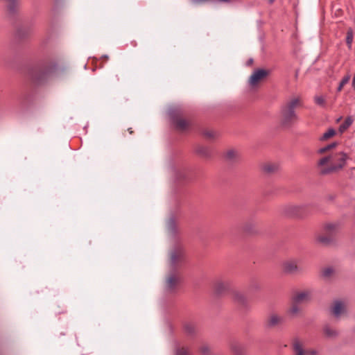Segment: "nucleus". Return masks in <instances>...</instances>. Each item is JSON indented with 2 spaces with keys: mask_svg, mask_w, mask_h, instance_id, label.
Returning a JSON list of instances; mask_svg holds the SVG:
<instances>
[{
  "mask_svg": "<svg viewBox=\"0 0 355 355\" xmlns=\"http://www.w3.org/2000/svg\"><path fill=\"white\" fill-rule=\"evenodd\" d=\"M58 69L59 66L56 61L44 60L29 69L28 76L34 84L40 85L55 76Z\"/></svg>",
  "mask_w": 355,
  "mask_h": 355,
  "instance_id": "obj_1",
  "label": "nucleus"
},
{
  "mask_svg": "<svg viewBox=\"0 0 355 355\" xmlns=\"http://www.w3.org/2000/svg\"><path fill=\"white\" fill-rule=\"evenodd\" d=\"M300 105L299 98H293L284 103L280 110V124L286 128H291L299 119L295 108Z\"/></svg>",
  "mask_w": 355,
  "mask_h": 355,
  "instance_id": "obj_2",
  "label": "nucleus"
},
{
  "mask_svg": "<svg viewBox=\"0 0 355 355\" xmlns=\"http://www.w3.org/2000/svg\"><path fill=\"white\" fill-rule=\"evenodd\" d=\"M182 283V275L179 270H168L166 275L164 288L168 294H175L178 292Z\"/></svg>",
  "mask_w": 355,
  "mask_h": 355,
  "instance_id": "obj_3",
  "label": "nucleus"
},
{
  "mask_svg": "<svg viewBox=\"0 0 355 355\" xmlns=\"http://www.w3.org/2000/svg\"><path fill=\"white\" fill-rule=\"evenodd\" d=\"M168 270H179L184 263L185 253L183 247L180 244L174 245L168 252Z\"/></svg>",
  "mask_w": 355,
  "mask_h": 355,
  "instance_id": "obj_4",
  "label": "nucleus"
},
{
  "mask_svg": "<svg viewBox=\"0 0 355 355\" xmlns=\"http://www.w3.org/2000/svg\"><path fill=\"white\" fill-rule=\"evenodd\" d=\"M349 158L348 155L343 151L331 154L332 164L327 168H322L320 171V173L322 175H327L343 169Z\"/></svg>",
  "mask_w": 355,
  "mask_h": 355,
  "instance_id": "obj_5",
  "label": "nucleus"
},
{
  "mask_svg": "<svg viewBox=\"0 0 355 355\" xmlns=\"http://www.w3.org/2000/svg\"><path fill=\"white\" fill-rule=\"evenodd\" d=\"M336 229V225L335 224H327L324 229V233L318 236V241L324 245H330L334 243Z\"/></svg>",
  "mask_w": 355,
  "mask_h": 355,
  "instance_id": "obj_6",
  "label": "nucleus"
},
{
  "mask_svg": "<svg viewBox=\"0 0 355 355\" xmlns=\"http://www.w3.org/2000/svg\"><path fill=\"white\" fill-rule=\"evenodd\" d=\"M307 209L308 205H286L283 207L282 213L288 217L302 218L306 214Z\"/></svg>",
  "mask_w": 355,
  "mask_h": 355,
  "instance_id": "obj_7",
  "label": "nucleus"
},
{
  "mask_svg": "<svg viewBox=\"0 0 355 355\" xmlns=\"http://www.w3.org/2000/svg\"><path fill=\"white\" fill-rule=\"evenodd\" d=\"M170 117L176 129L184 130L189 125V123L181 117V112L177 109L171 110Z\"/></svg>",
  "mask_w": 355,
  "mask_h": 355,
  "instance_id": "obj_8",
  "label": "nucleus"
},
{
  "mask_svg": "<svg viewBox=\"0 0 355 355\" xmlns=\"http://www.w3.org/2000/svg\"><path fill=\"white\" fill-rule=\"evenodd\" d=\"M182 331L187 337L193 339L198 334V324L194 321H185L182 324Z\"/></svg>",
  "mask_w": 355,
  "mask_h": 355,
  "instance_id": "obj_9",
  "label": "nucleus"
},
{
  "mask_svg": "<svg viewBox=\"0 0 355 355\" xmlns=\"http://www.w3.org/2000/svg\"><path fill=\"white\" fill-rule=\"evenodd\" d=\"M270 71L263 69H257L254 71L252 75L250 76L248 79V83L251 87H254L258 85V83L266 78L269 74Z\"/></svg>",
  "mask_w": 355,
  "mask_h": 355,
  "instance_id": "obj_10",
  "label": "nucleus"
},
{
  "mask_svg": "<svg viewBox=\"0 0 355 355\" xmlns=\"http://www.w3.org/2000/svg\"><path fill=\"white\" fill-rule=\"evenodd\" d=\"M284 322V317L277 313H270L265 320L264 326L268 329H272L281 326Z\"/></svg>",
  "mask_w": 355,
  "mask_h": 355,
  "instance_id": "obj_11",
  "label": "nucleus"
},
{
  "mask_svg": "<svg viewBox=\"0 0 355 355\" xmlns=\"http://www.w3.org/2000/svg\"><path fill=\"white\" fill-rule=\"evenodd\" d=\"M331 312L336 318H340L342 315L346 314L347 307L345 302L341 300L334 301L331 307Z\"/></svg>",
  "mask_w": 355,
  "mask_h": 355,
  "instance_id": "obj_12",
  "label": "nucleus"
},
{
  "mask_svg": "<svg viewBox=\"0 0 355 355\" xmlns=\"http://www.w3.org/2000/svg\"><path fill=\"white\" fill-rule=\"evenodd\" d=\"M230 287L229 281H223L222 279H216L214 283V289L216 295H220L227 292Z\"/></svg>",
  "mask_w": 355,
  "mask_h": 355,
  "instance_id": "obj_13",
  "label": "nucleus"
},
{
  "mask_svg": "<svg viewBox=\"0 0 355 355\" xmlns=\"http://www.w3.org/2000/svg\"><path fill=\"white\" fill-rule=\"evenodd\" d=\"M283 269L285 273L290 275H295L300 272L297 261L295 260H289L284 262Z\"/></svg>",
  "mask_w": 355,
  "mask_h": 355,
  "instance_id": "obj_14",
  "label": "nucleus"
},
{
  "mask_svg": "<svg viewBox=\"0 0 355 355\" xmlns=\"http://www.w3.org/2000/svg\"><path fill=\"white\" fill-rule=\"evenodd\" d=\"M311 293L310 291H304L302 292H297L292 297V301L297 304L309 302L311 298Z\"/></svg>",
  "mask_w": 355,
  "mask_h": 355,
  "instance_id": "obj_15",
  "label": "nucleus"
},
{
  "mask_svg": "<svg viewBox=\"0 0 355 355\" xmlns=\"http://www.w3.org/2000/svg\"><path fill=\"white\" fill-rule=\"evenodd\" d=\"M195 153L205 159H211L212 157V150L207 146L197 145L195 148Z\"/></svg>",
  "mask_w": 355,
  "mask_h": 355,
  "instance_id": "obj_16",
  "label": "nucleus"
},
{
  "mask_svg": "<svg viewBox=\"0 0 355 355\" xmlns=\"http://www.w3.org/2000/svg\"><path fill=\"white\" fill-rule=\"evenodd\" d=\"M32 29L31 27L21 26L19 27L15 33V38L18 41H23L29 37L31 35Z\"/></svg>",
  "mask_w": 355,
  "mask_h": 355,
  "instance_id": "obj_17",
  "label": "nucleus"
},
{
  "mask_svg": "<svg viewBox=\"0 0 355 355\" xmlns=\"http://www.w3.org/2000/svg\"><path fill=\"white\" fill-rule=\"evenodd\" d=\"M19 0H11L7 1L6 9L8 15L15 17L18 15L19 12Z\"/></svg>",
  "mask_w": 355,
  "mask_h": 355,
  "instance_id": "obj_18",
  "label": "nucleus"
},
{
  "mask_svg": "<svg viewBox=\"0 0 355 355\" xmlns=\"http://www.w3.org/2000/svg\"><path fill=\"white\" fill-rule=\"evenodd\" d=\"M322 333L327 338H336L339 336V332L336 329L332 328L329 324H326L322 327Z\"/></svg>",
  "mask_w": 355,
  "mask_h": 355,
  "instance_id": "obj_19",
  "label": "nucleus"
},
{
  "mask_svg": "<svg viewBox=\"0 0 355 355\" xmlns=\"http://www.w3.org/2000/svg\"><path fill=\"white\" fill-rule=\"evenodd\" d=\"M233 300L239 305L245 306L247 305V299L241 292L235 291L233 293Z\"/></svg>",
  "mask_w": 355,
  "mask_h": 355,
  "instance_id": "obj_20",
  "label": "nucleus"
},
{
  "mask_svg": "<svg viewBox=\"0 0 355 355\" xmlns=\"http://www.w3.org/2000/svg\"><path fill=\"white\" fill-rule=\"evenodd\" d=\"M166 228L168 233L173 236L175 235L178 232V227L173 216H171L167 221Z\"/></svg>",
  "mask_w": 355,
  "mask_h": 355,
  "instance_id": "obj_21",
  "label": "nucleus"
},
{
  "mask_svg": "<svg viewBox=\"0 0 355 355\" xmlns=\"http://www.w3.org/2000/svg\"><path fill=\"white\" fill-rule=\"evenodd\" d=\"M230 349L234 355H244L245 349L243 345L236 341H233L230 344Z\"/></svg>",
  "mask_w": 355,
  "mask_h": 355,
  "instance_id": "obj_22",
  "label": "nucleus"
},
{
  "mask_svg": "<svg viewBox=\"0 0 355 355\" xmlns=\"http://www.w3.org/2000/svg\"><path fill=\"white\" fill-rule=\"evenodd\" d=\"M292 347L295 355H304V352L300 340L297 338L293 340Z\"/></svg>",
  "mask_w": 355,
  "mask_h": 355,
  "instance_id": "obj_23",
  "label": "nucleus"
},
{
  "mask_svg": "<svg viewBox=\"0 0 355 355\" xmlns=\"http://www.w3.org/2000/svg\"><path fill=\"white\" fill-rule=\"evenodd\" d=\"M279 166L276 163H267L263 166V171L267 174H273L278 171Z\"/></svg>",
  "mask_w": 355,
  "mask_h": 355,
  "instance_id": "obj_24",
  "label": "nucleus"
},
{
  "mask_svg": "<svg viewBox=\"0 0 355 355\" xmlns=\"http://www.w3.org/2000/svg\"><path fill=\"white\" fill-rule=\"evenodd\" d=\"M174 355H191L189 349L187 347H181L176 345L174 349Z\"/></svg>",
  "mask_w": 355,
  "mask_h": 355,
  "instance_id": "obj_25",
  "label": "nucleus"
},
{
  "mask_svg": "<svg viewBox=\"0 0 355 355\" xmlns=\"http://www.w3.org/2000/svg\"><path fill=\"white\" fill-rule=\"evenodd\" d=\"M288 313L292 316L297 315L300 312L298 304L292 301L291 307L288 310Z\"/></svg>",
  "mask_w": 355,
  "mask_h": 355,
  "instance_id": "obj_26",
  "label": "nucleus"
},
{
  "mask_svg": "<svg viewBox=\"0 0 355 355\" xmlns=\"http://www.w3.org/2000/svg\"><path fill=\"white\" fill-rule=\"evenodd\" d=\"M352 123L351 117L345 119V121L339 126V131L343 133L345 132Z\"/></svg>",
  "mask_w": 355,
  "mask_h": 355,
  "instance_id": "obj_27",
  "label": "nucleus"
},
{
  "mask_svg": "<svg viewBox=\"0 0 355 355\" xmlns=\"http://www.w3.org/2000/svg\"><path fill=\"white\" fill-rule=\"evenodd\" d=\"M338 146V142H332L321 148H320L318 150V153L319 154H324V153L334 148L335 147H336Z\"/></svg>",
  "mask_w": 355,
  "mask_h": 355,
  "instance_id": "obj_28",
  "label": "nucleus"
},
{
  "mask_svg": "<svg viewBox=\"0 0 355 355\" xmlns=\"http://www.w3.org/2000/svg\"><path fill=\"white\" fill-rule=\"evenodd\" d=\"M334 272V270L333 268H331V267L325 268L322 270L321 275L324 279H329L332 276Z\"/></svg>",
  "mask_w": 355,
  "mask_h": 355,
  "instance_id": "obj_29",
  "label": "nucleus"
},
{
  "mask_svg": "<svg viewBox=\"0 0 355 355\" xmlns=\"http://www.w3.org/2000/svg\"><path fill=\"white\" fill-rule=\"evenodd\" d=\"M238 155V152L234 149H230L227 151L225 154V157L229 161H233L234 160Z\"/></svg>",
  "mask_w": 355,
  "mask_h": 355,
  "instance_id": "obj_30",
  "label": "nucleus"
},
{
  "mask_svg": "<svg viewBox=\"0 0 355 355\" xmlns=\"http://www.w3.org/2000/svg\"><path fill=\"white\" fill-rule=\"evenodd\" d=\"M336 135V130L333 128H329L323 135L320 137L321 141H325Z\"/></svg>",
  "mask_w": 355,
  "mask_h": 355,
  "instance_id": "obj_31",
  "label": "nucleus"
},
{
  "mask_svg": "<svg viewBox=\"0 0 355 355\" xmlns=\"http://www.w3.org/2000/svg\"><path fill=\"white\" fill-rule=\"evenodd\" d=\"M245 232L252 234L255 232V224L253 223H247L243 227Z\"/></svg>",
  "mask_w": 355,
  "mask_h": 355,
  "instance_id": "obj_32",
  "label": "nucleus"
},
{
  "mask_svg": "<svg viewBox=\"0 0 355 355\" xmlns=\"http://www.w3.org/2000/svg\"><path fill=\"white\" fill-rule=\"evenodd\" d=\"M202 135L207 139H214L216 137V133L213 130H205L202 132Z\"/></svg>",
  "mask_w": 355,
  "mask_h": 355,
  "instance_id": "obj_33",
  "label": "nucleus"
},
{
  "mask_svg": "<svg viewBox=\"0 0 355 355\" xmlns=\"http://www.w3.org/2000/svg\"><path fill=\"white\" fill-rule=\"evenodd\" d=\"M352 41H353V32H352V30L350 28L347 31V36H346V43L349 48H351Z\"/></svg>",
  "mask_w": 355,
  "mask_h": 355,
  "instance_id": "obj_34",
  "label": "nucleus"
},
{
  "mask_svg": "<svg viewBox=\"0 0 355 355\" xmlns=\"http://www.w3.org/2000/svg\"><path fill=\"white\" fill-rule=\"evenodd\" d=\"M349 79H350L349 76H346L343 77V78L341 80V81L339 83V85L337 88V91L340 92L343 89V87L349 82Z\"/></svg>",
  "mask_w": 355,
  "mask_h": 355,
  "instance_id": "obj_35",
  "label": "nucleus"
},
{
  "mask_svg": "<svg viewBox=\"0 0 355 355\" xmlns=\"http://www.w3.org/2000/svg\"><path fill=\"white\" fill-rule=\"evenodd\" d=\"M330 161H331V154L328 155V156H325V157H322V159H320L319 160L318 164L319 166H322L325 165L326 164H327Z\"/></svg>",
  "mask_w": 355,
  "mask_h": 355,
  "instance_id": "obj_36",
  "label": "nucleus"
},
{
  "mask_svg": "<svg viewBox=\"0 0 355 355\" xmlns=\"http://www.w3.org/2000/svg\"><path fill=\"white\" fill-rule=\"evenodd\" d=\"M200 351L204 355L209 354L210 352V348L208 345H205L200 347Z\"/></svg>",
  "mask_w": 355,
  "mask_h": 355,
  "instance_id": "obj_37",
  "label": "nucleus"
},
{
  "mask_svg": "<svg viewBox=\"0 0 355 355\" xmlns=\"http://www.w3.org/2000/svg\"><path fill=\"white\" fill-rule=\"evenodd\" d=\"M315 102L316 104L323 106L324 105L325 101L322 96H315Z\"/></svg>",
  "mask_w": 355,
  "mask_h": 355,
  "instance_id": "obj_38",
  "label": "nucleus"
},
{
  "mask_svg": "<svg viewBox=\"0 0 355 355\" xmlns=\"http://www.w3.org/2000/svg\"><path fill=\"white\" fill-rule=\"evenodd\" d=\"M177 178L179 180H184L187 179V177H186V173L184 171H179L178 173H177Z\"/></svg>",
  "mask_w": 355,
  "mask_h": 355,
  "instance_id": "obj_39",
  "label": "nucleus"
},
{
  "mask_svg": "<svg viewBox=\"0 0 355 355\" xmlns=\"http://www.w3.org/2000/svg\"><path fill=\"white\" fill-rule=\"evenodd\" d=\"M306 354H308L309 355H317L318 352L315 349H309V350L306 351Z\"/></svg>",
  "mask_w": 355,
  "mask_h": 355,
  "instance_id": "obj_40",
  "label": "nucleus"
},
{
  "mask_svg": "<svg viewBox=\"0 0 355 355\" xmlns=\"http://www.w3.org/2000/svg\"><path fill=\"white\" fill-rule=\"evenodd\" d=\"M235 0H215L214 2H224V3H232L234 2Z\"/></svg>",
  "mask_w": 355,
  "mask_h": 355,
  "instance_id": "obj_41",
  "label": "nucleus"
},
{
  "mask_svg": "<svg viewBox=\"0 0 355 355\" xmlns=\"http://www.w3.org/2000/svg\"><path fill=\"white\" fill-rule=\"evenodd\" d=\"M253 62H254L253 58H250L246 62V66H248V67L251 66L253 64Z\"/></svg>",
  "mask_w": 355,
  "mask_h": 355,
  "instance_id": "obj_42",
  "label": "nucleus"
},
{
  "mask_svg": "<svg viewBox=\"0 0 355 355\" xmlns=\"http://www.w3.org/2000/svg\"><path fill=\"white\" fill-rule=\"evenodd\" d=\"M101 58L105 59V60H107L109 59V57L107 55H102Z\"/></svg>",
  "mask_w": 355,
  "mask_h": 355,
  "instance_id": "obj_43",
  "label": "nucleus"
},
{
  "mask_svg": "<svg viewBox=\"0 0 355 355\" xmlns=\"http://www.w3.org/2000/svg\"><path fill=\"white\" fill-rule=\"evenodd\" d=\"M128 130L130 132V134H132L133 133V131H132L131 128H128Z\"/></svg>",
  "mask_w": 355,
  "mask_h": 355,
  "instance_id": "obj_44",
  "label": "nucleus"
},
{
  "mask_svg": "<svg viewBox=\"0 0 355 355\" xmlns=\"http://www.w3.org/2000/svg\"><path fill=\"white\" fill-rule=\"evenodd\" d=\"M115 77H116V80L118 81L119 80V78L118 77L117 75H116Z\"/></svg>",
  "mask_w": 355,
  "mask_h": 355,
  "instance_id": "obj_45",
  "label": "nucleus"
},
{
  "mask_svg": "<svg viewBox=\"0 0 355 355\" xmlns=\"http://www.w3.org/2000/svg\"><path fill=\"white\" fill-rule=\"evenodd\" d=\"M270 3L274 2L275 0H269Z\"/></svg>",
  "mask_w": 355,
  "mask_h": 355,
  "instance_id": "obj_46",
  "label": "nucleus"
}]
</instances>
